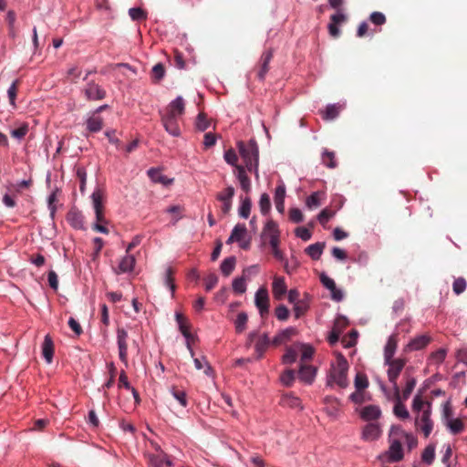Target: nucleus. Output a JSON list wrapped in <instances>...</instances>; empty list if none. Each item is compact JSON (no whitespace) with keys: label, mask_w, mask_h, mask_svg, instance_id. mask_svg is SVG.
<instances>
[{"label":"nucleus","mask_w":467,"mask_h":467,"mask_svg":"<svg viewBox=\"0 0 467 467\" xmlns=\"http://www.w3.org/2000/svg\"><path fill=\"white\" fill-rule=\"evenodd\" d=\"M238 150L247 171L254 172L255 178L258 179L259 150L257 143L253 140L247 143L240 141Z\"/></svg>","instance_id":"1"},{"label":"nucleus","mask_w":467,"mask_h":467,"mask_svg":"<svg viewBox=\"0 0 467 467\" xmlns=\"http://www.w3.org/2000/svg\"><path fill=\"white\" fill-rule=\"evenodd\" d=\"M348 363L346 358L338 354L335 364L331 365L329 375L327 377V385L336 383L338 387L344 389L348 385Z\"/></svg>","instance_id":"2"},{"label":"nucleus","mask_w":467,"mask_h":467,"mask_svg":"<svg viewBox=\"0 0 467 467\" xmlns=\"http://www.w3.org/2000/svg\"><path fill=\"white\" fill-rule=\"evenodd\" d=\"M91 200L96 215V223L93 224L92 229L102 234H109V229L104 225V223H107V220L104 215L102 192L99 189L94 191L91 195Z\"/></svg>","instance_id":"3"},{"label":"nucleus","mask_w":467,"mask_h":467,"mask_svg":"<svg viewBox=\"0 0 467 467\" xmlns=\"http://www.w3.org/2000/svg\"><path fill=\"white\" fill-rule=\"evenodd\" d=\"M91 200L96 215V223L93 224L92 229L102 234H109V229L104 225V223H107V220L104 215L102 192L99 189L94 191L91 195Z\"/></svg>","instance_id":"4"},{"label":"nucleus","mask_w":467,"mask_h":467,"mask_svg":"<svg viewBox=\"0 0 467 467\" xmlns=\"http://www.w3.org/2000/svg\"><path fill=\"white\" fill-rule=\"evenodd\" d=\"M406 363L407 360L405 358H395L390 359L388 362H384V364L389 367L387 370L388 379L391 383L392 389L394 392H396L397 397L399 396V390H400L398 385V379Z\"/></svg>","instance_id":"5"},{"label":"nucleus","mask_w":467,"mask_h":467,"mask_svg":"<svg viewBox=\"0 0 467 467\" xmlns=\"http://www.w3.org/2000/svg\"><path fill=\"white\" fill-rule=\"evenodd\" d=\"M431 403L427 402V408L422 410L421 412L416 413L415 426L418 430L422 431L425 438H428L433 429V421L431 419Z\"/></svg>","instance_id":"6"},{"label":"nucleus","mask_w":467,"mask_h":467,"mask_svg":"<svg viewBox=\"0 0 467 467\" xmlns=\"http://www.w3.org/2000/svg\"><path fill=\"white\" fill-rule=\"evenodd\" d=\"M381 389L384 391L388 400H393L395 401L393 409L394 414L401 420L409 419L410 413L403 403L405 400H401L400 390H399V396L397 397L396 392L393 391V393L390 394L383 385L381 386Z\"/></svg>","instance_id":"7"},{"label":"nucleus","mask_w":467,"mask_h":467,"mask_svg":"<svg viewBox=\"0 0 467 467\" xmlns=\"http://www.w3.org/2000/svg\"><path fill=\"white\" fill-rule=\"evenodd\" d=\"M128 332L122 328L119 327L117 329V344L119 348V357L121 362L128 366Z\"/></svg>","instance_id":"8"},{"label":"nucleus","mask_w":467,"mask_h":467,"mask_svg":"<svg viewBox=\"0 0 467 467\" xmlns=\"http://www.w3.org/2000/svg\"><path fill=\"white\" fill-rule=\"evenodd\" d=\"M234 193L235 190L233 186H228L217 193L216 199L223 203L221 210L223 214H227L231 211Z\"/></svg>","instance_id":"9"},{"label":"nucleus","mask_w":467,"mask_h":467,"mask_svg":"<svg viewBox=\"0 0 467 467\" xmlns=\"http://www.w3.org/2000/svg\"><path fill=\"white\" fill-rule=\"evenodd\" d=\"M337 12L330 16V22L328 24V32L329 35L337 38L340 36V29L338 28V25L347 21L348 17L345 14L342 13V8L339 10H336Z\"/></svg>","instance_id":"10"},{"label":"nucleus","mask_w":467,"mask_h":467,"mask_svg":"<svg viewBox=\"0 0 467 467\" xmlns=\"http://www.w3.org/2000/svg\"><path fill=\"white\" fill-rule=\"evenodd\" d=\"M83 93L88 100H101L106 97V90L94 81L87 84Z\"/></svg>","instance_id":"11"},{"label":"nucleus","mask_w":467,"mask_h":467,"mask_svg":"<svg viewBox=\"0 0 467 467\" xmlns=\"http://www.w3.org/2000/svg\"><path fill=\"white\" fill-rule=\"evenodd\" d=\"M254 303L261 317H264L269 310V296L265 287H260L255 293Z\"/></svg>","instance_id":"12"},{"label":"nucleus","mask_w":467,"mask_h":467,"mask_svg":"<svg viewBox=\"0 0 467 467\" xmlns=\"http://www.w3.org/2000/svg\"><path fill=\"white\" fill-rule=\"evenodd\" d=\"M274 52L272 49H268L263 52L260 60L258 62L257 78L260 80H264L267 72L269 71V63L272 60Z\"/></svg>","instance_id":"13"},{"label":"nucleus","mask_w":467,"mask_h":467,"mask_svg":"<svg viewBox=\"0 0 467 467\" xmlns=\"http://www.w3.org/2000/svg\"><path fill=\"white\" fill-rule=\"evenodd\" d=\"M175 318L181 333L187 340V348H189L192 356H193V350L190 345V340L192 339V335L190 332V324L188 323L187 318L181 313H176Z\"/></svg>","instance_id":"14"},{"label":"nucleus","mask_w":467,"mask_h":467,"mask_svg":"<svg viewBox=\"0 0 467 467\" xmlns=\"http://www.w3.org/2000/svg\"><path fill=\"white\" fill-rule=\"evenodd\" d=\"M184 110V100L181 96H179L167 106L166 112L164 114L180 119L183 115Z\"/></svg>","instance_id":"15"},{"label":"nucleus","mask_w":467,"mask_h":467,"mask_svg":"<svg viewBox=\"0 0 467 467\" xmlns=\"http://www.w3.org/2000/svg\"><path fill=\"white\" fill-rule=\"evenodd\" d=\"M179 119L173 118V116H170L167 114L161 115V122L166 130L171 135L178 137L181 134V130L178 123Z\"/></svg>","instance_id":"16"},{"label":"nucleus","mask_w":467,"mask_h":467,"mask_svg":"<svg viewBox=\"0 0 467 467\" xmlns=\"http://www.w3.org/2000/svg\"><path fill=\"white\" fill-rule=\"evenodd\" d=\"M317 369L313 366L301 364L298 370V378L306 384H312L316 377Z\"/></svg>","instance_id":"17"},{"label":"nucleus","mask_w":467,"mask_h":467,"mask_svg":"<svg viewBox=\"0 0 467 467\" xmlns=\"http://www.w3.org/2000/svg\"><path fill=\"white\" fill-rule=\"evenodd\" d=\"M272 292L274 297L281 300L287 292V286L284 277L275 276L272 284Z\"/></svg>","instance_id":"18"},{"label":"nucleus","mask_w":467,"mask_h":467,"mask_svg":"<svg viewBox=\"0 0 467 467\" xmlns=\"http://www.w3.org/2000/svg\"><path fill=\"white\" fill-rule=\"evenodd\" d=\"M297 333L296 328L295 327H287L282 331H280L272 340V344L274 346H279L290 340Z\"/></svg>","instance_id":"19"},{"label":"nucleus","mask_w":467,"mask_h":467,"mask_svg":"<svg viewBox=\"0 0 467 467\" xmlns=\"http://www.w3.org/2000/svg\"><path fill=\"white\" fill-rule=\"evenodd\" d=\"M67 220L68 223L75 229L80 230L84 228V217L81 212L77 209L73 208L68 212Z\"/></svg>","instance_id":"20"},{"label":"nucleus","mask_w":467,"mask_h":467,"mask_svg":"<svg viewBox=\"0 0 467 467\" xmlns=\"http://www.w3.org/2000/svg\"><path fill=\"white\" fill-rule=\"evenodd\" d=\"M42 355L46 359L47 363L50 364L53 360L54 355V343L52 337L47 335L42 344Z\"/></svg>","instance_id":"21"},{"label":"nucleus","mask_w":467,"mask_h":467,"mask_svg":"<svg viewBox=\"0 0 467 467\" xmlns=\"http://www.w3.org/2000/svg\"><path fill=\"white\" fill-rule=\"evenodd\" d=\"M398 341L396 336L392 335L389 337L384 348V362L395 359L394 355L397 349Z\"/></svg>","instance_id":"22"},{"label":"nucleus","mask_w":467,"mask_h":467,"mask_svg":"<svg viewBox=\"0 0 467 467\" xmlns=\"http://www.w3.org/2000/svg\"><path fill=\"white\" fill-rule=\"evenodd\" d=\"M381 410L379 406L368 405L362 409L360 416L365 420H373L380 417Z\"/></svg>","instance_id":"23"},{"label":"nucleus","mask_w":467,"mask_h":467,"mask_svg":"<svg viewBox=\"0 0 467 467\" xmlns=\"http://www.w3.org/2000/svg\"><path fill=\"white\" fill-rule=\"evenodd\" d=\"M380 435V429L378 424L368 423L362 431V439L365 441H374Z\"/></svg>","instance_id":"24"},{"label":"nucleus","mask_w":467,"mask_h":467,"mask_svg":"<svg viewBox=\"0 0 467 467\" xmlns=\"http://www.w3.org/2000/svg\"><path fill=\"white\" fill-rule=\"evenodd\" d=\"M135 257L131 254L125 255L119 262L117 274L128 273L133 270L135 265Z\"/></svg>","instance_id":"25"},{"label":"nucleus","mask_w":467,"mask_h":467,"mask_svg":"<svg viewBox=\"0 0 467 467\" xmlns=\"http://www.w3.org/2000/svg\"><path fill=\"white\" fill-rule=\"evenodd\" d=\"M16 15L15 11L9 10L5 16V22L8 27V36L15 39L17 36L18 30L16 26Z\"/></svg>","instance_id":"26"},{"label":"nucleus","mask_w":467,"mask_h":467,"mask_svg":"<svg viewBox=\"0 0 467 467\" xmlns=\"http://www.w3.org/2000/svg\"><path fill=\"white\" fill-rule=\"evenodd\" d=\"M431 342V337L426 335L416 337L408 344L410 350H420L424 348Z\"/></svg>","instance_id":"27"},{"label":"nucleus","mask_w":467,"mask_h":467,"mask_svg":"<svg viewBox=\"0 0 467 467\" xmlns=\"http://www.w3.org/2000/svg\"><path fill=\"white\" fill-rule=\"evenodd\" d=\"M87 130L89 132H98L102 130L103 128V119L96 114H92L88 119H87Z\"/></svg>","instance_id":"28"},{"label":"nucleus","mask_w":467,"mask_h":467,"mask_svg":"<svg viewBox=\"0 0 467 467\" xmlns=\"http://www.w3.org/2000/svg\"><path fill=\"white\" fill-rule=\"evenodd\" d=\"M237 171V179L239 180L241 188L245 192H249L251 191V181L246 175L245 168L243 166H236Z\"/></svg>","instance_id":"29"},{"label":"nucleus","mask_w":467,"mask_h":467,"mask_svg":"<svg viewBox=\"0 0 467 467\" xmlns=\"http://www.w3.org/2000/svg\"><path fill=\"white\" fill-rule=\"evenodd\" d=\"M403 458L402 445L398 440H394L389 446V459L399 462Z\"/></svg>","instance_id":"30"},{"label":"nucleus","mask_w":467,"mask_h":467,"mask_svg":"<svg viewBox=\"0 0 467 467\" xmlns=\"http://www.w3.org/2000/svg\"><path fill=\"white\" fill-rule=\"evenodd\" d=\"M280 235V232L278 229V225L273 220H269L262 232V238L263 239H270L272 236H277Z\"/></svg>","instance_id":"31"},{"label":"nucleus","mask_w":467,"mask_h":467,"mask_svg":"<svg viewBox=\"0 0 467 467\" xmlns=\"http://www.w3.org/2000/svg\"><path fill=\"white\" fill-rule=\"evenodd\" d=\"M285 189L284 185L277 186L275 192V203L276 210L283 213L285 211Z\"/></svg>","instance_id":"32"},{"label":"nucleus","mask_w":467,"mask_h":467,"mask_svg":"<svg viewBox=\"0 0 467 467\" xmlns=\"http://www.w3.org/2000/svg\"><path fill=\"white\" fill-rule=\"evenodd\" d=\"M270 339L266 334L260 336L255 343L254 348L258 355V358H261L270 345Z\"/></svg>","instance_id":"33"},{"label":"nucleus","mask_w":467,"mask_h":467,"mask_svg":"<svg viewBox=\"0 0 467 467\" xmlns=\"http://www.w3.org/2000/svg\"><path fill=\"white\" fill-rule=\"evenodd\" d=\"M281 403L284 406H288L290 408H302L301 407V400L298 397L295 396L293 393H285L281 398Z\"/></svg>","instance_id":"34"},{"label":"nucleus","mask_w":467,"mask_h":467,"mask_svg":"<svg viewBox=\"0 0 467 467\" xmlns=\"http://www.w3.org/2000/svg\"><path fill=\"white\" fill-rule=\"evenodd\" d=\"M325 247L324 243H315L310 244L306 249V253L314 260L320 258Z\"/></svg>","instance_id":"35"},{"label":"nucleus","mask_w":467,"mask_h":467,"mask_svg":"<svg viewBox=\"0 0 467 467\" xmlns=\"http://www.w3.org/2000/svg\"><path fill=\"white\" fill-rule=\"evenodd\" d=\"M19 85H20L19 79H16L7 89V97H8L9 104L13 109H16V99L17 97Z\"/></svg>","instance_id":"36"},{"label":"nucleus","mask_w":467,"mask_h":467,"mask_svg":"<svg viewBox=\"0 0 467 467\" xmlns=\"http://www.w3.org/2000/svg\"><path fill=\"white\" fill-rule=\"evenodd\" d=\"M322 163L329 169H334L337 166L336 161V154L334 151H330L325 149L322 153Z\"/></svg>","instance_id":"37"},{"label":"nucleus","mask_w":467,"mask_h":467,"mask_svg":"<svg viewBox=\"0 0 467 467\" xmlns=\"http://www.w3.org/2000/svg\"><path fill=\"white\" fill-rule=\"evenodd\" d=\"M296 348L301 352V362L310 360L314 355V348L309 345L296 344Z\"/></svg>","instance_id":"38"},{"label":"nucleus","mask_w":467,"mask_h":467,"mask_svg":"<svg viewBox=\"0 0 467 467\" xmlns=\"http://www.w3.org/2000/svg\"><path fill=\"white\" fill-rule=\"evenodd\" d=\"M235 257L231 256L225 258L221 264V271L225 275L228 276L234 271L235 266Z\"/></svg>","instance_id":"39"},{"label":"nucleus","mask_w":467,"mask_h":467,"mask_svg":"<svg viewBox=\"0 0 467 467\" xmlns=\"http://www.w3.org/2000/svg\"><path fill=\"white\" fill-rule=\"evenodd\" d=\"M298 349L296 344L293 347L287 348L286 352L283 356V363L290 365L293 364L297 358Z\"/></svg>","instance_id":"40"},{"label":"nucleus","mask_w":467,"mask_h":467,"mask_svg":"<svg viewBox=\"0 0 467 467\" xmlns=\"http://www.w3.org/2000/svg\"><path fill=\"white\" fill-rule=\"evenodd\" d=\"M248 316L244 312H240L234 320L235 330L237 333H243L246 329Z\"/></svg>","instance_id":"41"},{"label":"nucleus","mask_w":467,"mask_h":467,"mask_svg":"<svg viewBox=\"0 0 467 467\" xmlns=\"http://www.w3.org/2000/svg\"><path fill=\"white\" fill-rule=\"evenodd\" d=\"M416 379L412 377H408L406 380V386L401 394V400H407L409 397L410 396L411 392L413 391L415 386H416Z\"/></svg>","instance_id":"42"},{"label":"nucleus","mask_w":467,"mask_h":467,"mask_svg":"<svg viewBox=\"0 0 467 467\" xmlns=\"http://www.w3.org/2000/svg\"><path fill=\"white\" fill-rule=\"evenodd\" d=\"M168 213H171L172 216L171 223L172 224H176V223L182 218L183 208L181 205H172L166 209Z\"/></svg>","instance_id":"43"},{"label":"nucleus","mask_w":467,"mask_h":467,"mask_svg":"<svg viewBox=\"0 0 467 467\" xmlns=\"http://www.w3.org/2000/svg\"><path fill=\"white\" fill-rule=\"evenodd\" d=\"M165 75V68L161 63L156 64L151 69V78L154 82L161 81Z\"/></svg>","instance_id":"44"},{"label":"nucleus","mask_w":467,"mask_h":467,"mask_svg":"<svg viewBox=\"0 0 467 467\" xmlns=\"http://www.w3.org/2000/svg\"><path fill=\"white\" fill-rule=\"evenodd\" d=\"M338 114H339V107L333 104V105L327 106L326 110L324 112H322V117H323V119L328 120V119H334L335 118H337L338 116Z\"/></svg>","instance_id":"45"},{"label":"nucleus","mask_w":467,"mask_h":467,"mask_svg":"<svg viewBox=\"0 0 467 467\" xmlns=\"http://www.w3.org/2000/svg\"><path fill=\"white\" fill-rule=\"evenodd\" d=\"M323 193L320 192H313L309 197H307L306 204L309 209L317 208L321 205L320 196Z\"/></svg>","instance_id":"46"},{"label":"nucleus","mask_w":467,"mask_h":467,"mask_svg":"<svg viewBox=\"0 0 467 467\" xmlns=\"http://www.w3.org/2000/svg\"><path fill=\"white\" fill-rule=\"evenodd\" d=\"M282 383L286 387H291L296 379V371L293 369L285 370L280 377Z\"/></svg>","instance_id":"47"},{"label":"nucleus","mask_w":467,"mask_h":467,"mask_svg":"<svg viewBox=\"0 0 467 467\" xmlns=\"http://www.w3.org/2000/svg\"><path fill=\"white\" fill-rule=\"evenodd\" d=\"M434 458H435V447L431 444L428 445L424 449V451L421 454V459L426 463L431 464L434 461Z\"/></svg>","instance_id":"48"},{"label":"nucleus","mask_w":467,"mask_h":467,"mask_svg":"<svg viewBox=\"0 0 467 467\" xmlns=\"http://www.w3.org/2000/svg\"><path fill=\"white\" fill-rule=\"evenodd\" d=\"M252 202L250 198H245L242 201L239 208V215L243 218L247 219L251 213Z\"/></svg>","instance_id":"49"},{"label":"nucleus","mask_w":467,"mask_h":467,"mask_svg":"<svg viewBox=\"0 0 467 467\" xmlns=\"http://www.w3.org/2000/svg\"><path fill=\"white\" fill-rule=\"evenodd\" d=\"M209 126L210 120L208 119L206 114L203 112L199 113L196 119V128L201 131H204L209 128Z\"/></svg>","instance_id":"50"},{"label":"nucleus","mask_w":467,"mask_h":467,"mask_svg":"<svg viewBox=\"0 0 467 467\" xmlns=\"http://www.w3.org/2000/svg\"><path fill=\"white\" fill-rule=\"evenodd\" d=\"M447 426L450 428L451 431L453 434L461 433L463 429L464 425L462 420L460 419H454L448 421Z\"/></svg>","instance_id":"51"},{"label":"nucleus","mask_w":467,"mask_h":467,"mask_svg":"<svg viewBox=\"0 0 467 467\" xmlns=\"http://www.w3.org/2000/svg\"><path fill=\"white\" fill-rule=\"evenodd\" d=\"M427 402L424 401L420 395H416L412 401V411L416 414L421 412L422 410L427 408Z\"/></svg>","instance_id":"52"},{"label":"nucleus","mask_w":467,"mask_h":467,"mask_svg":"<svg viewBox=\"0 0 467 467\" xmlns=\"http://www.w3.org/2000/svg\"><path fill=\"white\" fill-rule=\"evenodd\" d=\"M130 18L134 21L145 20L147 18L146 12L140 7H133L129 10Z\"/></svg>","instance_id":"53"},{"label":"nucleus","mask_w":467,"mask_h":467,"mask_svg":"<svg viewBox=\"0 0 467 467\" xmlns=\"http://www.w3.org/2000/svg\"><path fill=\"white\" fill-rule=\"evenodd\" d=\"M233 289L237 294H244L246 291L245 277L244 275L233 281Z\"/></svg>","instance_id":"54"},{"label":"nucleus","mask_w":467,"mask_h":467,"mask_svg":"<svg viewBox=\"0 0 467 467\" xmlns=\"http://www.w3.org/2000/svg\"><path fill=\"white\" fill-rule=\"evenodd\" d=\"M467 282L463 277H458L452 284V290L456 295H461L466 289Z\"/></svg>","instance_id":"55"},{"label":"nucleus","mask_w":467,"mask_h":467,"mask_svg":"<svg viewBox=\"0 0 467 467\" xmlns=\"http://www.w3.org/2000/svg\"><path fill=\"white\" fill-rule=\"evenodd\" d=\"M368 386V380L365 374L358 373L355 378V387L357 390H363Z\"/></svg>","instance_id":"56"},{"label":"nucleus","mask_w":467,"mask_h":467,"mask_svg":"<svg viewBox=\"0 0 467 467\" xmlns=\"http://www.w3.org/2000/svg\"><path fill=\"white\" fill-rule=\"evenodd\" d=\"M149 177L155 182L166 184L168 182L166 178L161 173L158 169L151 168L148 171Z\"/></svg>","instance_id":"57"},{"label":"nucleus","mask_w":467,"mask_h":467,"mask_svg":"<svg viewBox=\"0 0 467 467\" xmlns=\"http://www.w3.org/2000/svg\"><path fill=\"white\" fill-rule=\"evenodd\" d=\"M308 308V305L303 301L299 300L294 304V312L296 318H299L301 316H303Z\"/></svg>","instance_id":"58"},{"label":"nucleus","mask_w":467,"mask_h":467,"mask_svg":"<svg viewBox=\"0 0 467 467\" xmlns=\"http://www.w3.org/2000/svg\"><path fill=\"white\" fill-rule=\"evenodd\" d=\"M259 206H260L261 213L263 214H266L269 212V210L271 208V202H270V198L267 193H263L261 195L260 201H259Z\"/></svg>","instance_id":"59"},{"label":"nucleus","mask_w":467,"mask_h":467,"mask_svg":"<svg viewBox=\"0 0 467 467\" xmlns=\"http://www.w3.org/2000/svg\"><path fill=\"white\" fill-rule=\"evenodd\" d=\"M245 234L246 227L244 224H236L232 231V235L235 238L236 242H241Z\"/></svg>","instance_id":"60"},{"label":"nucleus","mask_w":467,"mask_h":467,"mask_svg":"<svg viewBox=\"0 0 467 467\" xmlns=\"http://www.w3.org/2000/svg\"><path fill=\"white\" fill-rule=\"evenodd\" d=\"M28 132V125L24 123L19 128L11 130L10 134L16 140H22Z\"/></svg>","instance_id":"61"},{"label":"nucleus","mask_w":467,"mask_h":467,"mask_svg":"<svg viewBox=\"0 0 467 467\" xmlns=\"http://www.w3.org/2000/svg\"><path fill=\"white\" fill-rule=\"evenodd\" d=\"M173 275H174V269L172 267H168L166 269V273H165V285L170 287L172 294L175 291Z\"/></svg>","instance_id":"62"},{"label":"nucleus","mask_w":467,"mask_h":467,"mask_svg":"<svg viewBox=\"0 0 467 467\" xmlns=\"http://www.w3.org/2000/svg\"><path fill=\"white\" fill-rule=\"evenodd\" d=\"M336 212L328 208L323 209L318 214V221L322 225H325L330 218L335 215Z\"/></svg>","instance_id":"63"},{"label":"nucleus","mask_w":467,"mask_h":467,"mask_svg":"<svg viewBox=\"0 0 467 467\" xmlns=\"http://www.w3.org/2000/svg\"><path fill=\"white\" fill-rule=\"evenodd\" d=\"M275 317L280 321H285L289 317V310L284 305H279L275 310Z\"/></svg>","instance_id":"64"}]
</instances>
